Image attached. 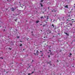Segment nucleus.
I'll return each mask as SVG.
<instances>
[{
  "label": "nucleus",
  "instance_id": "5701e85b",
  "mask_svg": "<svg viewBox=\"0 0 75 75\" xmlns=\"http://www.w3.org/2000/svg\"><path fill=\"white\" fill-rule=\"evenodd\" d=\"M70 25L71 26L72 25V24L71 23H70Z\"/></svg>",
  "mask_w": 75,
  "mask_h": 75
},
{
  "label": "nucleus",
  "instance_id": "774afa93",
  "mask_svg": "<svg viewBox=\"0 0 75 75\" xmlns=\"http://www.w3.org/2000/svg\"><path fill=\"white\" fill-rule=\"evenodd\" d=\"M74 7H75V6H74Z\"/></svg>",
  "mask_w": 75,
  "mask_h": 75
},
{
  "label": "nucleus",
  "instance_id": "e2e57ef3",
  "mask_svg": "<svg viewBox=\"0 0 75 75\" xmlns=\"http://www.w3.org/2000/svg\"><path fill=\"white\" fill-rule=\"evenodd\" d=\"M69 16H70V15H69Z\"/></svg>",
  "mask_w": 75,
  "mask_h": 75
},
{
  "label": "nucleus",
  "instance_id": "4468645a",
  "mask_svg": "<svg viewBox=\"0 0 75 75\" xmlns=\"http://www.w3.org/2000/svg\"><path fill=\"white\" fill-rule=\"evenodd\" d=\"M34 54L35 55H37V54H36L35 53H34Z\"/></svg>",
  "mask_w": 75,
  "mask_h": 75
},
{
  "label": "nucleus",
  "instance_id": "6e6552de",
  "mask_svg": "<svg viewBox=\"0 0 75 75\" xmlns=\"http://www.w3.org/2000/svg\"><path fill=\"white\" fill-rule=\"evenodd\" d=\"M39 22H40V21H36V23H39Z\"/></svg>",
  "mask_w": 75,
  "mask_h": 75
},
{
  "label": "nucleus",
  "instance_id": "c03bdc74",
  "mask_svg": "<svg viewBox=\"0 0 75 75\" xmlns=\"http://www.w3.org/2000/svg\"><path fill=\"white\" fill-rule=\"evenodd\" d=\"M50 65H52L51 64H50Z\"/></svg>",
  "mask_w": 75,
  "mask_h": 75
},
{
  "label": "nucleus",
  "instance_id": "473e14b6",
  "mask_svg": "<svg viewBox=\"0 0 75 75\" xmlns=\"http://www.w3.org/2000/svg\"><path fill=\"white\" fill-rule=\"evenodd\" d=\"M57 62H59L58 60H57Z\"/></svg>",
  "mask_w": 75,
  "mask_h": 75
},
{
  "label": "nucleus",
  "instance_id": "603ef678",
  "mask_svg": "<svg viewBox=\"0 0 75 75\" xmlns=\"http://www.w3.org/2000/svg\"><path fill=\"white\" fill-rule=\"evenodd\" d=\"M51 21H52V19H51Z\"/></svg>",
  "mask_w": 75,
  "mask_h": 75
},
{
  "label": "nucleus",
  "instance_id": "bb28decb",
  "mask_svg": "<svg viewBox=\"0 0 75 75\" xmlns=\"http://www.w3.org/2000/svg\"><path fill=\"white\" fill-rule=\"evenodd\" d=\"M49 51H50V52H51V50H49Z\"/></svg>",
  "mask_w": 75,
  "mask_h": 75
},
{
  "label": "nucleus",
  "instance_id": "412c9836",
  "mask_svg": "<svg viewBox=\"0 0 75 75\" xmlns=\"http://www.w3.org/2000/svg\"><path fill=\"white\" fill-rule=\"evenodd\" d=\"M31 74H30V73L28 74V75H31Z\"/></svg>",
  "mask_w": 75,
  "mask_h": 75
},
{
  "label": "nucleus",
  "instance_id": "3c124183",
  "mask_svg": "<svg viewBox=\"0 0 75 75\" xmlns=\"http://www.w3.org/2000/svg\"><path fill=\"white\" fill-rule=\"evenodd\" d=\"M19 3H20V2H19Z\"/></svg>",
  "mask_w": 75,
  "mask_h": 75
},
{
  "label": "nucleus",
  "instance_id": "58836bf2",
  "mask_svg": "<svg viewBox=\"0 0 75 75\" xmlns=\"http://www.w3.org/2000/svg\"><path fill=\"white\" fill-rule=\"evenodd\" d=\"M34 70L35 71V69H34Z\"/></svg>",
  "mask_w": 75,
  "mask_h": 75
},
{
  "label": "nucleus",
  "instance_id": "338daca9",
  "mask_svg": "<svg viewBox=\"0 0 75 75\" xmlns=\"http://www.w3.org/2000/svg\"><path fill=\"white\" fill-rule=\"evenodd\" d=\"M48 64H49V63H48Z\"/></svg>",
  "mask_w": 75,
  "mask_h": 75
},
{
  "label": "nucleus",
  "instance_id": "052dcab7",
  "mask_svg": "<svg viewBox=\"0 0 75 75\" xmlns=\"http://www.w3.org/2000/svg\"><path fill=\"white\" fill-rule=\"evenodd\" d=\"M54 66H55V65H54Z\"/></svg>",
  "mask_w": 75,
  "mask_h": 75
},
{
  "label": "nucleus",
  "instance_id": "5fc2aeb1",
  "mask_svg": "<svg viewBox=\"0 0 75 75\" xmlns=\"http://www.w3.org/2000/svg\"><path fill=\"white\" fill-rule=\"evenodd\" d=\"M20 6H21V4H20Z\"/></svg>",
  "mask_w": 75,
  "mask_h": 75
},
{
  "label": "nucleus",
  "instance_id": "a19ab883",
  "mask_svg": "<svg viewBox=\"0 0 75 75\" xmlns=\"http://www.w3.org/2000/svg\"><path fill=\"white\" fill-rule=\"evenodd\" d=\"M8 0H7V1H8Z\"/></svg>",
  "mask_w": 75,
  "mask_h": 75
},
{
  "label": "nucleus",
  "instance_id": "bf43d9fd",
  "mask_svg": "<svg viewBox=\"0 0 75 75\" xmlns=\"http://www.w3.org/2000/svg\"><path fill=\"white\" fill-rule=\"evenodd\" d=\"M66 44H68V43H66Z\"/></svg>",
  "mask_w": 75,
  "mask_h": 75
},
{
  "label": "nucleus",
  "instance_id": "c85d7f7f",
  "mask_svg": "<svg viewBox=\"0 0 75 75\" xmlns=\"http://www.w3.org/2000/svg\"><path fill=\"white\" fill-rule=\"evenodd\" d=\"M9 50H11V49L10 48H9Z\"/></svg>",
  "mask_w": 75,
  "mask_h": 75
},
{
  "label": "nucleus",
  "instance_id": "c9c22d12",
  "mask_svg": "<svg viewBox=\"0 0 75 75\" xmlns=\"http://www.w3.org/2000/svg\"><path fill=\"white\" fill-rule=\"evenodd\" d=\"M42 25V24H40V25Z\"/></svg>",
  "mask_w": 75,
  "mask_h": 75
},
{
  "label": "nucleus",
  "instance_id": "1a4fd4ad",
  "mask_svg": "<svg viewBox=\"0 0 75 75\" xmlns=\"http://www.w3.org/2000/svg\"><path fill=\"white\" fill-rule=\"evenodd\" d=\"M65 34H66L67 35H69V34H67V33H65Z\"/></svg>",
  "mask_w": 75,
  "mask_h": 75
},
{
  "label": "nucleus",
  "instance_id": "f704fd0d",
  "mask_svg": "<svg viewBox=\"0 0 75 75\" xmlns=\"http://www.w3.org/2000/svg\"><path fill=\"white\" fill-rule=\"evenodd\" d=\"M40 52H42V51H40Z\"/></svg>",
  "mask_w": 75,
  "mask_h": 75
},
{
  "label": "nucleus",
  "instance_id": "ddd939ff",
  "mask_svg": "<svg viewBox=\"0 0 75 75\" xmlns=\"http://www.w3.org/2000/svg\"><path fill=\"white\" fill-rule=\"evenodd\" d=\"M22 45H23L22 44H21L20 45V46L21 47V46H22Z\"/></svg>",
  "mask_w": 75,
  "mask_h": 75
},
{
  "label": "nucleus",
  "instance_id": "ea45409f",
  "mask_svg": "<svg viewBox=\"0 0 75 75\" xmlns=\"http://www.w3.org/2000/svg\"><path fill=\"white\" fill-rule=\"evenodd\" d=\"M58 35H59L60 34L58 33Z\"/></svg>",
  "mask_w": 75,
  "mask_h": 75
},
{
  "label": "nucleus",
  "instance_id": "4c0bfd02",
  "mask_svg": "<svg viewBox=\"0 0 75 75\" xmlns=\"http://www.w3.org/2000/svg\"><path fill=\"white\" fill-rule=\"evenodd\" d=\"M50 55H52V53H50Z\"/></svg>",
  "mask_w": 75,
  "mask_h": 75
},
{
  "label": "nucleus",
  "instance_id": "6ab92c4d",
  "mask_svg": "<svg viewBox=\"0 0 75 75\" xmlns=\"http://www.w3.org/2000/svg\"><path fill=\"white\" fill-rule=\"evenodd\" d=\"M69 55H72V54H71V53H70V54H69Z\"/></svg>",
  "mask_w": 75,
  "mask_h": 75
},
{
  "label": "nucleus",
  "instance_id": "7c9ffc66",
  "mask_svg": "<svg viewBox=\"0 0 75 75\" xmlns=\"http://www.w3.org/2000/svg\"><path fill=\"white\" fill-rule=\"evenodd\" d=\"M44 38H45V37H44Z\"/></svg>",
  "mask_w": 75,
  "mask_h": 75
},
{
  "label": "nucleus",
  "instance_id": "c756f323",
  "mask_svg": "<svg viewBox=\"0 0 75 75\" xmlns=\"http://www.w3.org/2000/svg\"><path fill=\"white\" fill-rule=\"evenodd\" d=\"M71 20H74V19H72Z\"/></svg>",
  "mask_w": 75,
  "mask_h": 75
},
{
  "label": "nucleus",
  "instance_id": "09e8293b",
  "mask_svg": "<svg viewBox=\"0 0 75 75\" xmlns=\"http://www.w3.org/2000/svg\"><path fill=\"white\" fill-rule=\"evenodd\" d=\"M37 55H38V54H37Z\"/></svg>",
  "mask_w": 75,
  "mask_h": 75
},
{
  "label": "nucleus",
  "instance_id": "f8f14e48",
  "mask_svg": "<svg viewBox=\"0 0 75 75\" xmlns=\"http://www.w3.org/2000/svg\"><path fill=\"white\" fill-rule=\"evenodd\" d=\"M44 1V0H41V2H43V1Z\"/></svg>",
  "mask_w": 75,
  "mask_h": 75
},
{
  "label": "nucleus",
  "instance_id": "79ce46f5",
  "mask_svg": "<svg viewBox=\"0 0 75 75\" xmlns=\"http://www.w3.org/2000/svg\"><path fill=\"white\" fill-rule=\"evenodd\" d=\"M30 66H29V68H30Z\"/></svg>",
  "mask_w": 75,
  "mask_h": 75
},
{
  "label": "nucleus",
  "instance_id": "aec40b11",
  "mask_svg": "<svg viewBox=\"0 0 75 75\" xmlns=\"http://www.w3.org/2000/svg\"><path fill=\"white\" fill-rule=\"evenodd\" d=\"M6 31V30H5V29L4 30H3L4 32V31Z\"/></svg>",
  "mask_w": 75,
  "mask_h": 75
},
{
  "label": "nucleus",
  "instance_id": "49530a36",
  "mask_svg": "<svg viewBox=\"0 0 75 75\" xmlns=\"http://www.w3.org/2000/svg\"><path fill=\"white\" fill-rule=\"evenodd\" d=\"M23 51H24V50L25 49H23Z\"/></svg>",
  "mask_w": 75,
  "mask_h": 75
},
{
  "label": "nucleus",
  "instance_id": "4d7b16f0",
  "mask_svg": "<svg viewBox=\"0 0 75 75\" xmlns=\"http://www.w3.org/2000/svg\"><path fill=\"white\" fill-rule=\"evenodd\" d=\"M33 32H32V33H33Z\"/></svg>",
  "mask_w": 75,
  "mask_h": 75
},
{
  "label": "nucleus",
  "instance_id": "393cba45",
  "mask_svg": "<svg viewBox=\"0 0 75 75\" xmlns=\"http://www.w3.org/2000/svg\"><path fill=\"white\" fill-rule=\"evenodd\" d=\"M18 38H20V36H18L17 37Z\"/></svg>",
  "mask_w": 75,
  "mask_h": 75
},
{
  "label": "nucleus",
  "instance_id": "f03ea898",
  "mask_svg": "<svg viewBox=\"0 0 75 75\" xmlns=\"http://www.w3.org/2000/svg\"><path fill=\"white\" fill-rule=\"evenodd\" d=\"M49 32H47V34H50V33H51V30H49L48 31Z\"/></svg>",
  "mask_w": 75,
  "mask_h": 75
},
{
  "label": "nucleus",
  "instance_id": "680f3d73",
  "mask_svg": "<svg viewBox=\"0 0 75 75\" xmlns=\"http://www.w3.org/2000/svg\"><path fill=\"white\" fill-rule=\"evenodd\" d=\"M21 42H22V41H21Z\"/></svg>",
  "mask_w": 75,
  "mask_h": 75
},
{
  "label": "nucleus",
  "instance_id": "a878e982",
  "mask_svg": "<svg viewBox=\"0 0 75 75\" xmlns=\"http://www.w3.org/2000/svg\"><path fill=\"white\" fill-rule=\"evenodd\" d=\"M34 73V71H33L31 74H33Z\"/></svg>",
  "mask_w": 75,
  "mask_h": 75
},
{
  "label": "nucleus",
  "instance_id": "f3484780",
  "mask_svg": "<svg viewBox=\"0 0 75 75\" xmlns=\"http://www.w3.org/2000/svg\"><path fill=\"white\" fill-rule=\"evenodd\" d=\"M43 16H42L41 17H40V18H41V19H42V18H43Z\"/></svg>",
  "mask_w": 75,
  "mask_h": 75
},
{
  "label": "nucleus",
  "instance_id": "39448f33",
  "mask_svg": "<svg viewBox=\"0 0 75 75\" xmlns=\"http://www.w3.org/2000/svg\"><path fill=\"white\" fill-rule=\"evenodd\" d=\"M71 19V18H68V19H67V21H70V20L69 19Z\"/></svg>",
  "mask_w": 75,
  "mask_h": 75
},
{
  "label": "nucleus",
  "instance_id": "de8ad7c7",
  "mask_svg": "<svg viewBox=\"0 0 75 75\" xmlns=\"http://www.w3.org/2000/svg\"><path fill=\"white\" fill-rule=\"evenodd\" d=\"M72 67H74V66H72Z\"/></svg>",
  "mask_w": 75,
  "mask_h": 75
},
{
  "label": "nucleus",
  "instance_id": "2eb2a0df",
  "mask_svg": "<svg viewBox=\"0 0 75 75\" xmlns=\"http://www.w3.org/2000/svg\"><path fill=\"white\" fill-rule=\"evenodd\" d=\"M46 25H43V27H45Z\"/></svg>",
  "mask_w": 75,
  "mask_h": 75
},
{
  "label": "nucleus",
  "instance_id": "72a5a7b5",
  "mask_svg": "<svg viewBox=\"0 0 75 75\" xmlns=\"http://www.w3.org/2000/svg\"><path fill=\"white\" fill-rule=\"evenodd\" d=\"M43 56V55H41V57H42Z\"/></svg>",
  "mask_w": 75,
  "mask_h": 75
},
{
  "label": "nucleus",
  "instance_id": "0e129e2a",
  "mask_svg": "<svg viewBox=\"0 0 75 75\" xmlns=\"http://www.w3.org/2000/svg\"><path fill=\"white\" fill-rule=\"evenodd\" d=\"M47 21H48V20H47Z\"/></svg>",
  "mask_w": 75,
  "mask_h": 75
},
{
  "label": "nucleus",
  "instance_id": "9b49d317",
  "mask_svg": "<svg viewBox=\"0 0 75 75\" xmlns=\"http://www.w3.org/2000/svg\"><path fill=\"white\" fill-rule=\"evenodd\" d=\"M47 18L46 19V20H48V17H49V16H47Z\"/></svg>",
  "mask_w": 75,
  "mask_h": 75
},
{
  "label": "nucleus",
  "instance_id": "0eeeda50",
  "mask_svg": "<svg viewBox=\"0 0 75 75\" xmlns=\"http://www.w3.org/2000/svg\"><path fill=\"white\" fill-rule=\"evenodd\" d=\"M40 4L41 6V7H43V5H42V4L41 3H40Z\"/></svg>",
  "mask_w": 75,
  "mask_h": 75
},
{
  "label": "nucleus",
  "instance_id": "864d4df0",
  "mask_svg": "<svg viewBox=\"0 0 75 75\" xmlns=\"http://www.w3.org/2000/svg\"><path fill=\"white\" fill-rule=\"evenodd\" d=\"M72 22V23H74V21H73Z\"/></svg>",
  "mask_w": 75,
  "mask_h": 75
},
{
  "label": "nucleus",
  "instance_id": "9d476101",
  "mask_svg": "<svg viewBox=\"0 0 75 75\" xmlns=\"http://www.w3.org/2000/svg\"><path fill=\"white\" fill-rule=\"evenodd\" d=\"M52 27H54V24H52Z\"/></svg>",
  "mask_w": 75,
  "mask_h": 75
},
{
  "label": "nucleus",
  "instance_id": "2f4dec72",
  "mask_svg": "<svg viewBox=\"0 0 75 75\" xmlns=\"http://www.w3.org/2000/svg\"><path fill=\"white\" fill-rule=\"evenodd\" d=\"M48 9H50V8L49 7H48Z\"/></svg>",
  "mask_w": 75,
  "mask_h": 75
},
{
  "label": "nucleus",
  "instance_id": "cd10ccee",
  "mask_svg": "<svg viewBox=\"0 0 75 75\" xmlns=\"http://www.w3.org/2000/svg\"><path fill=\"white\" fill-rule=\"evenodd\" d=\"M52 12H54V11H53V10H52Z\"/></svg>",
  "mask_w": 75,
  "mask_h": 75
},
{
  "label": "nucleus",
  "instance_id": "7ed1b4c3",
  "mask_svg": "<svg viewBox=\"0 0 75 75\" xmlns=\"http://www.w3.org/2000/svg\"><path fill=\"white\" fill-rule=\"evenodd\" d=\"M64 7L65 8H68V5H66V6H64Z\"/></svg>",
  "mask_w": 75,
  "mask_h": 75
},
{
  "label": "nucleus",
  "instance_id": "4be33fe9",
  "mask_svg": "<svg viewBox=\"0 0 75 75\" xmlns=\"http://www.w3.org/2000/svg\"><path fill=\"white\" fill-rule=\"evenodd\" d=\"M48 57L49 58H50V55H48Z\"/></svg>",
  "mask_w": 75,
  "mask_h": 75
},
{
  "label": "nucleus",
  "instance_id": "20e7f679",
  "mask_svg": "<svg viewBox=\"0 0 75 75\" xmlns=\"http://www.w3.org/2000/svg\"><path fill=\"white\" fill-rule=\"evenodd\" d=\"M36 54H39V51L38 50H37Z\"/></svg>",
  "mask_w": 75,
  "mask_h": 75
},
{
  "label": "nucleus",
  "instance_id": "a211bd4d",
  "mask_svg": "<svg viewBox=\"0 0 75 75\" xmlns=\"http://www.w3.org/2000/svg\"><path fill=\"white\" fill-rule=\"evenodd\" d=\"M56 29V27L54 28V30H55Z\"/></svg>",
  "mask_w": 75,
  "mask_h": 75
},
{
  "label": "nucleus",
  "instance_id": "13d9d810",
  "mask_svg": "<svg viewBox=\"0 0 75 75\" xmlns=\"http://www.w3.org/2000/svg\"><path fill=\"white\" fill-rule=\"evenodd\" d=\"M27 56H28V54H27Z\"/></svg>",
  "mask_w": 75,
  "mask_h": 75
},
{
  "label": "nucleus",
  "instance_id": "423d86ee",
  "mask_svg": "<svg viewBox=\"0 0 75 75\" xmlns=\"http://www.w3.org/2000/svg\"><path fill=\"white\" fill-rule=\"evenodd\" d=\"M47 4H48V5H50L51 4V3L49 2L48 3H47Z\"/></svg>",
  "mask_w": 75,
  "mask_h": 75
},
{
  "label": "nucleus",
  "instance_id": "dca6fc26",
  "mask_svg": "<svg viewBox=\"0 0 75 75\" xmlns=\"http://www.w3.org/2000/svg\"><path fill=\"white\" fill-rule=\"evenodd\" d=\"M0 59H3V58L2 57H0Z\"/></svg>",
  "mask_w": 75,
  "mask_h": 75
},
{
  "label": "nucleus",
  "instance_id": "e433bc0d",
  "mask_svg": "<svg viewBox=\"0 0 75 75\" xmlns=\"http://www.w3.org/2000/svg\"><path fill=\"white\" fill-rule=\"evenodd\" d=\"M33 61H34V60H33L32 61V62H33Z\"/></svg>",
  "mask_w": 75,
  "mask_h": 75
},
{
  "label": "nucleus",
  "instance_id": "b1692460",
  "mask_svg": "<svg viewBox=\"0 0 75 75\" xmlns=\"http://www.w3.org/2000/svg\"><path fill=\"white\" fill-rule=\"evenodd\" d=\"M54 11L55 12H56V11H56V10H54Z\"/></svg>",
  "mask_w": 75,
  "mask_h": 75
},
{
  "label": "nucleus",
  "instance_id": "69168bd1",
  "mask_svg": "<svg viewBox=\"0 0 75 75\" xmlns=\"http://www.w3.org/2000/svg\"><path fill=\"white\" fill-rule=\"evenodd\" d=\"M21 7H22L21 6Z\"/></svg>",
  "mask_w": 75,
  "mask_h": 75
},
{
  "label": "nucleus",
  "instance_id": "37998d69",
  "mask_svg": "<svg viewBox=\"0 0 75 75\" xmlns=\"http://www.w3.org/2000/svg\"><path fill=\"white\" fill-rule=\"evenodd\" d=\"M15 21H16V20H15Z\"/></svg>",
  "mask_w": 75,
  "mask_h": 75
},
{
  "label": "nucleus",
  "instance_id": "6e6d98bb",
  "mask_svg": "<svg viewBox=\"0 0 75 75\" xmlns=\"http://www.w3.org/2000/svg\"><path fill=\"white\" fill-rule=\"evenodd\" d=\"M53 37H54V36H53Z\"/></svg>",
  "mask_w": 75,
  "mask_h": 75
},
{
  "label": "nucleus",
  "instance_id": "f257e3e1",
  "mask_svg": "<svg viewBox=\"0 0 75 75\" xmlns=\"http://www.w3.org/2000/svg\"><path fill=\"white\" fill-rule=\"evenodd\" d=\"M11 10L13 11H14L15 10V9L13 8H11Z\"/></svg>",
  "mask_w": 75,
  "mask_h": 75
},
{
  "label": "nucleus",
  "instance_id": "8fccbe9b",
  "mask_svg": "<svg viewBox=\"0 0 75 75\" xmlns=\"http://www.w3.org/2000/svg\"><path fill=\"white\" fill-rule=\"evenodd\" d=\"M45 18V16H44Z\"/></svg>",
  "mask_w": 75,
  "mask_h": 75
},
{
  "label": "nucleus",
  "instance_id": "a18cd8bd",
  "mask_svg": "<svg viewBox=\"0 0 75 75\" xmlns=\"http://www.w3.org/2000/svg\"><path fill=\"white\" fill-rule=\"evenodd\" d=\"M45 23H47V22H45Z\"/></svg>",
  "mask_w": 75,
  "mask_h": 75
}]
</instances>
